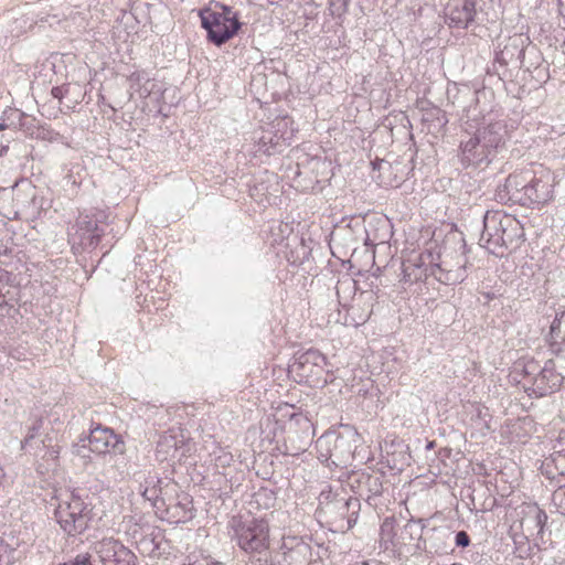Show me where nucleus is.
I'll use <instances>...</instances> for the list:
<instances>
[{
	"label": "nucleus",
	"instance_id": "1",
	"mask_svg": "<svg viewBox=\"0 0 565 565\" xmlns=\"http://www.w3.org/2000/svg\"><path fill=\"white\" fill-rule=\"evenodd\" d=\"M523 227L512 215L501 211H487L480 245L489 253L502 257L507 250L515 249L523 242Z\"/></svg>",
	"mask_w": 565,
	"mask_h": 565
},
{
	"label": "nucleus",
	"instance_id": "2",
	"mask_svg": "<svg viewBox=\"0 0 565 565\" xmlns=\"http://www.w3.org/2000/svg\"><path fill=\"white\" fill-rule=\"evenodd\" d=\"M431 255H416L409 257L402 263L403 280L408 284L425 281L428 277H434L437 281L445 285H457L462 282L467 277L465 255H458L457 262L454 264L444 260L440 264H426V259H430Z\"/></svg>",
	"mask_w": 565,
	"mask_h": 565
},
{
	"label": "nucleus",
	"instance_id": "3",
	"mask_svg": "<svg viewBox=\"0 0 565 565\" xmlns=\"http://www.w3.org/2000/svg\"><path fill=\"white\" fill-rule=\"evenodd\" d=\"M54 519L68 536H77L86 531L90 521V510L75 491H66L57 498Z\"/></svg>",
	"mask_w": 565,
	"mask_h": 565
},
{
	"label": "nucleus",
	"instance_id": "4",
	"mask_svg": "<svg viewBox=\"0 0 565 565\" xmlns=\"http://www.w3.org/2000/svg\"><path fill=\"white\" fill-rule=\"evenodd\" d=\"M554 366L561 365L548 361L543 367H540L535 361H527L522 365L523 376L520 382H523L529 395L545 396L559 390L565 377Z\"/></svg>",
	"mask_w": 565,
	"mask_h": 565
},
{
	"label": "nucleus",
	"instance_id": "5",
	"mask_svg": "<svg viewBox=\"0 0 565 565\" xmlns=\"http://www.w3.org/2000/svg\"><path fill=\"white\" fill-rule=\"evenodd\" d=\"M356 434L342 435L326 433L316 441L318 459L321 462H331L334 466H344L353 457Z\"/></svg>",
	"mask_w": 565,
	"mask_h": 565
},
{
	"label": "nucleus",
	"instance_id": "6",
	"mask_svg": "<svg viewBox=\"0 0 565 565\" xmlns=\"http://www.w3.org/2000/svg\"><path fill=\"white\" fill-rule=\"evenodd\" d=\"M238 546L249 554H263L269 548V526L264 520H253L234 529Z\"/></svg>",
	"mask_w": 565,
	"mask_h": 565
},
{
	"label": "nucleus",
	"instance_id": "7",
	"mask_svg": "<svg viewBox=\"0 0 565 565\" xmlns=\"http://www.w3.org/2000/svg\"><path fill=\"white\" fill-rule=\"evenodd\" d=\"M199 14L202 28L206 30L207 40L216 46L226 43L242 26L241 22L230 24L231 18H224L212 9H202Z\"/></svg>",
	"mask_w": 565,
	"mask_h": 565
},
{
	"label": "nucleus",
	"instance_id": "8",
	"mask_svg": "<svg viewBox=\"0 0 565 565\" xmlns=\"http://www.w3.org/2000/svg\"><path fill=\"white\" fill-rule=\"evenodd\" d=\"M326 366V356L318 350L310 349L297 356L291 369L301 380L311 385H319L327 383V379L323 377Z\"/></svg>",
	"mask_w": 565,
	"mask_h": 565
},
{
	"label": "nucleus",
	"instance_id": "9",
	"mask_svg": "<svg viewBox=\"0 0 565 565\" xmlns=\"http://www.w3.org/2000/svg\"><path fill=\"white\" fill-rule=\"evenodd\" d=\"M466 130L475 129V132L480 138L481 143L487 146L488 150L495 158L505 146L508 130L507 126L501 120H487L482 118L481 124H477V126L469 124L466 121Z\"/></svg>",
	"mask_w": 565,
	"mask_h": 565
},
{
	"label": "nucleus",
	"instance_id": "10",
	"mask_svg": "<svg viewBox=\"0 0 565 565\" xmlns=\"http://www.w3.org/2000/svg\"><path fill=\"white\" fill-rule=\"evenodd\" d=\"M104 230L88 215H81L68 232V242L74 250L94 249L100 242Z\"/></svg>",
	"mask_w": 565,
	"mask_h": 565
},
{
	"label": "nucleus",
	"instance_id": "11",
	"mask_svg": "<svg viewBox=\"0 0 565 565\" xmlns=\"http://www.w3.org/2000/svg\"><path fill=\"white\" fill-rule=\"evenodd\" d=\"M276 557L280 565H308L312 548L303 537L285 536Z\"/></svg>",
	"mask_w": 565,
	"mask_h": 565
},
{
	"label": "nucleus",
	"instance_id": "12",
	"mask_svg": "<svg viewBox=\"0 0 565 565\" xmlns=\"http://www.w3.org/2000/svg\"><path fill=\"white\" fill-rule=\"evenodd\" d=\"M94 550L102 565H136L135 554L113 537L96 542Z\"/></svg>",
	"mask_w": 565,
	"mask_h": 565
},
{
	"label": "nucleus",
	"instance_id": "13",
	"mask_svg": "<svg viewBox=\"0 0 565 565\" xmlns=\"http://www.w3.org/2000/svg\"><path fill=\"white\" fill-rule=\"evenodd\" d=\"M89 449L99 455L110 452L122 454L126 451V444L120 435H117L111 428L96 425L89 430L87 437Z\"/></svg>",
	"mask_w": 565,
	"mask_h": 565
},
{
	"label": "nucleus",
	"instance_id": "14",
	"mask_svg": "<svg viewBox=\"0 0 565 565\" xmlns=\"http://www.w3.org/2000/svg\"><path fill=\"white\" fill-rule=\"evenodd\" d=\"M531 182H529L524 190L523 200L521 205L530 204H543L552 199V183L551 175L548 172L542 171L537 175L533 170L530 169Z\"/></svg>",
	"mask_w": 565,
	"mask_h": 565
},
{
	"label": "nucleus",
	"instance_id": "15",
	"mask_svg": "<svg viewBox=\"0 0 565 565\" xmlns=\"http://www.w3.org/2000/svg\"><path fill=\"white\" fill-rule=\"evenodd\" d=\"M476 0H450L445 8L446 22L450 28L467 29L477 14Z\"/></svg>",
	"mask_w": 565,
	"mask_h": 565
},
{
	"label": "nucleus",
	"instance_id": "16",
	"mask_svg": "<svg viewBox=\"0 0 565 565\" xmlns=\"http://www.w3.org/2000/svg\"><path fill=\"white\" fill-rule=\"evenodd\" d=\"M459 158L465 167L489 164L494 159L475 131L469 139L461 140Z\"/></svg>",
	"mask_w": 565,
	"mask_h": 565
},
{
	"label": "nucleus",
	"instance_id": "17",
	"mask_svg": "<svg viewBox=\"0 0 565 565\" xmlns=\"http://www.w3.org/2000/svg\"><path fill=\"white\" fill-rule=\"evenodd\" d=\"M452 532L447 526H435L424 531L423 541L416 543V550L430 554H447L450 550Z\"/></svg>",
	"mask_w": 565,
	"mask_h": 565
},
{
	"label": "nucleus",
	"instance_id": "18",
	"mask_svg": "<svg viewBox=\"0 0 565 565\" xmlns=\"http://www.w3.org/2000/svg\"><path fill=\"white\" fill-rule=\"evenodd\" d=\"M530 169L515 171L507 179L502 188L498 190V196L501 201H510L512 203L522 204L524 190L531 182Z\"/></svg>",
	"mask_w": 565,
	"mask_h": 565
},
{
	"label": "nucleus",
	"instance_id": "19",
	"mask_svg": "<svg viewBox=\"0 0 565 565\" xmlns=\"http://www.w3.org/2000/svg\"><path fill=\"white\" fill-rule=\"evenodd\" d=\"M524 40L521 35H514L509 38L495 55V62L500 65H513L514 67H521L524 60Z\"/></svg>",
	"mask_w": 565,
	"mask_h": 565
},
{
	"label": "nucleus",
	"instance_id": "20",
	"mask_svg": "<svg viewBox=\"0 0 565 565\" xmlns=\"http://www.w3.org/2000/svg\"><path fill=\"white\" fill-rule=\"evenodd\" d=\"M521 525L527 531L541 533L547 522V514L536 503H527L522 508Z\"/></svg>",
	"mask_w": 565,
	"mask_h": 565
},
{
	"label": "nucleus",
	"instance_id": "21",
	"mask_svg": "<svg viewBox=\"0 0 565 565\" xmlns=\"http://www.w3.org/2000/svg\"><path fill=\"white\" fill-rule=\"evenodd\" d=\"M380 546L384 551L401 552L399 531L393 518H385L380 529Z\"/></svg>",
	"mask_w": 565,
	"mask_h": 565
},
{
	"label": "nucleus",
	"instance_id": "22",
	"mask_svg": "<svg viewBox=\"0 0 565 565\" xmlns=\"http://www.w3.org/2000/svg\"><path fill=\"white\" fill-rule=\"evenodd\" d=\"M426 530V521L424 519H411L406 524L398 529L401 550L416 541H423L424 531Z\"/></svg>",
	"mask_w": 565,
	"mask_h": 565
},
{
	"label": "nucleus",
	"instance_id": "23",
	"mask_svg": "<svg viewBox=\"0 0 565 565\" xmlns=\"http://www.w3.org/2000/svg\"><path fill=\"white\" fill-rule=\"evenodd\" d=\"M550 348L558 347L565 343V309L556 312L547 335Z\"/></svg>",
	"mask_w": 565,
	"mask_h": 565
},
{
	"label": "nucleus",
	"instance_id": "24",
	"mask_svg": "<svg viewBox=\"0 0 565 565\" xmlns=\"http://www.w3.org/2000/svg\"><path fill=\"white\" fill-rule=\"evenodd\" d=\"M308 444V435L306 437H299L297 431L289 430L285 441L284 454L288 456H298L307 450Z\"/></svg>",
	"mask_w": 565,
	"mask_h": 565
},
{
	"label": "nucleus",
	"instance_id": "25",
	"mask_svg": "<svg viewBox=\"0 0 565 565\" xmlns=\"http://www.w3.org/2000/svg\"><path fill=\"white\" fill-rule=\"evenodd\" d=\"M333 507L339 509L342 513H348V527H352L356 521V514L360 509V501L356 498H340L333 503Z\"/></svg>",
	"mask_w": 565,
	"mask_h": 565
},
{
	"label": "nucleus",
	"instance_id": "26",
	"mask_svg": "<svg viewBox=\"0 0 565 565\" xmlns=\"http://www.w3.org/2000/svg\"><path fill=\"white\" fill-rule=\"evenodd\" d=\"M179 443H182V440H178L177 435H174L171 430L164 433L162 436H160L158 441V451L164 452L166 456L175 457Z\"/></svg>",
	"mask_w": 565,
	"mask_h": 565
},
{
	"label": "nucleus",
	"instance_id": "27",
	"mask_svg": "<svg viewBox=\"0 0 565 565\" xmlns=\"http://www.w3.org/2000/svg\"><path fill=\"white\" fill-rule=\"evenodd\" d=\"M161 542H162V535L159 531H152L149 535L145 536L142 540H140V546L143 552H147L149 554H158L160 555V548H161Z\"/></svg>",
	"mask_w": 565,
	"mask_h": 565
},
{
	"label": "nucleus",
	"instance_id": "28",
	"mask_svg": "<svg viewBox=\"0 0 565 565\" xmlns=\"http://www.w3.org/2000/svg\"><path fill=\"white\" fill-rule=\"evenodd\" d=\"M161 483V480L159 478H149L146 480V488L142 491V497L150 501L152 507H157V503L159 501V494L161 492V489L159 488V484Z\"/></svg>",
	"mask_w": 565,
	"mask_h": 565
},
{
	"label": "nucleus",
	"instance_id": "29",
	"mask_svg": "<svg viewBox=\"0 0 565 565\" xmlns=\"http://www.w3.org/2000/svg\"><path fill=\"white\" fill-rule=\"evenodd\" d=\"M108 455L109 463L120 476L129 475L130 463L129 459L126 457V451L122 454L110 452Z\"/></svg>",
	"mask_w": 565,
	"mask_h": 565
},
{
	"label": "nucleus",
	"instance_id": "30",
	"mask_svg": "<svg viewBox=\"0 0 565 565\" xmlns=\"http://www.w3.org/2000/svg\"><path fill=\"white\" fill-rule=\"evenodd\" d=\"M43 426V419L41 417H35L32 424L28 427L26 435L21 443L22 449H26L32 446V440L39 436V433Z\"/></svg>",
	"mask_w": 565,
	"mask_h": 565
},
{
	"label": "nucleus",
	"instance_id": "31",
	"mask_svg": "<svg viewBox=\"0 0 565 565\" xmlns=\"http://www.w3.org/2000/svg\"><path fill=\"white\" fill-rule=\"evenodd\" d=\"M259 143L264 148V152L268 154L279 151V137L274 136L270 131L264 132L259 138Z\"/></svg>",
	"mask_w": 565,
	"mask_h": 565
},
{
	"label": "nucleus",
	"instance_id": "32",
	"mask_svg": "<svg viewBox=\"0 0 565 565\" xmlns=\"http://www.w3.org/2000/svg\"><path fill=\"white\" fill-rule=\"evenodd\" d=\"M551 351L554 353V356L548 359V362H554L555 364H559L561 366H554L558 370L559 373L565 377V349H562V345L551 348Z\"/></svg>",
	"mask_w": 565,
	"mask_h": 565
},
{
	"label": "nucleus",
	"instance_id": "33",
	"mask_svg": "<svg viewBox=\"0 0 565 565\" xmlns=\"http://www.w3.org/2000/svg\"><path fill=\"white\" fill-rule=\"evenodd\" d=\"M180 565H224V564L221 562L213 561L207 556L192 554V555L186 556L184 558L183 563Z\"/></svg>",
	"mask_w": 565,
	"mask_h": 565
},
{
	"label": "nucleus",
	"instance_id": "34",
	"mask_svg": "<svg viewBox=\"0 0 565 565\" xmlns=\"http://www.w3.org/2000/svg\"><path fill=\"white\" fill-rule=\"evenodd\" d=\"M14 550L0 539V565H11L13 563Z\"/></svg>",
	"mask_w": 565,
	"mask_h": 565
},
{
	"label": "nucleus",
	"instance_id": "35",
	"mask_svg": "<svg viewBox=\"0 0 565 565\" xmlns=\"http://www.w3.org/2000/svg\"><path fill=\"white\" fill-rule=\"evenodd\" d=\"M46 441L51 443V438H45L41 441L44 449V454L41 455L42 458L45 460H56L60 455V447L56 445L52 446L51 444L46 445Z\"/></svg>",
	"mask_w": 565,
	"mask_h": 565
},
{
	"label": "nucleus",
	"instance_id": "36",
	"mask_svg": "<svg viewBox=\"0 0 565 565\" xmlns=\"http://www.w3.org/2000/svg\"><path fill=\"white\" fill-rule=\"evenodd\" d=\"M349 0H329V10L332 17H341L348 10Z\"/></svg>",
	"mask_w": 565,
	"mask_h": 565
},
{
	"label": "nucleus",
	"instance_id": "37",
	"mask_svg": "<svg viewBox=\"0 0 565 565\" xmlns=\"http://www.w3.org/2000/svg\"><path fill=\"white\" fill-rule=\"evenodd\" d=\"M552 500L557 511L565 515V486L554 491Z\"/></svg>",
	"mask_w": 565,
	"mask_h": 565
},
{
	"label": "nucleus",
	"instance_id": "38",
	"mask_svg": "<svg viewBox=\"0 0 565 565\" xmlns=\"http://www.w3.org/2000/svg\"><path fill=\"white\" fill-rule=\"evenodd\" d=\"M51 565H93L88 553L77 554L73 559L67 562H54Z\"/></svg>",
	"mask_w": 565,
	"mask_h": 565
},
{
	"label": "nucleus",
	"instance_id": "39",
	"mask_svg": "<svg viewBox=\"0 0 565 565\" xmlns=\"http://www.w3.org/2000/svg\"><path fill=\"white\" fill-rule=\"evenodd\" d=\"M215 7L221 9V11H216V13H218L220 15H222L224 18H233V19H230V21H228L230 24L239 22L237 12L233 11V9L231 7H228L226 4H221V3H217Z\"/></svg>",
	"mask_w": 565,
	"mask_h": 565
},
{
	"label": "nucleus",
	"instance_id": "40",
	"mask_svg": "<svg viewBox=\"0 0 565 565\" xmlns=\"http://www.w3.org/2000/svg\"><path fill=\"white\" fill-rule=\"evenodd\" d=\"M72 89L71 84L56 86L52 88V96L58 100H62Z\"/></svg>",
	"mask_w": 565,
	"mask_h": 565
},
{
	"label": "nucleus",
	"instance_id": "41",
	"mask_svg": "<svg viewBox=\"0 0 565 565\" xmlns=\"http://www.w3.org/2000/svg\"><path fill=\"white\" fill-rule=\"evenodd\" d=\"M455 543L457 546L467 547L470 544V537L466 531H459L455 535Z\"/></svg>",
	"mask_w": 565,
	"mask_h": 565
},
{
	"label": "nucleus",
	"instance_id": "42",
	"mask_svg": "<svg viewBox=\"0 0 565 565\" xmlns=\"http://www.w3.org/2000/svg\"><path fill=\"white\" fill-rule=\"evenodd\" d=\"M479 93H480L479 90H472L468 86H465L463 88H460L458 90L459 97L469 98L471 102L478 99V94Z\"/></svg>",
	"mask_w": 565,
	"mask_h": 565
},
{
	"label": "nucleus",
	"instance_id": "43",
	"mask_svg": "<svg viewBox=\"0 0 565 565\" xmlns=\"http://www.w3.org/2000/svg\"><path fill=\"white\" fill-rule=\"evenodd\" d=\"M367 480H369V482H372V484L374 486V493L375 494L380 493V486H381L380 479L367 477Z\"/></svg>",
	"mask_w": 565,
	"mask_h": 565
},
{
	"label": "nucleus",
	"instance_id": "44",
	"mask_svg": "<svg viewBox=\"0 0 565 565\" xmlns=\"http://www.w3.org/2000/svg\"><path fill=\"white\" fill-rule=\"evenodd\" d=\"M463 109L467 113V118H468L467 121H469V124L477 126V124H479V122L475 118L471 119V115H470L472 111H476V108H472V110H471L470 107L469 108L463 107Z\"/></svg>",
	"mask_w": 565,
	"mask_h": 565
},
{
	"label": "nucleus",
	"instance_id": "45",
	"mask_svg": "<svg viewBox=\"0 0 565 565\" xmlns=\"http://www.w3.org/2000/svg\"><path fill=\"white\" fill-rule=\"evenodd\" d=\"M8 253V246L0 239V255H7Z\"/></svg>",
	"mask_w": 565,
	"mask_h": 565
},
{
	"label": "nucleus",
	"instance_id": "46",
	"mask_svg": "<svg viewBox=\"0 0 565 565\" xmlns=\"http://www.w3.org/2000/svg\"><path fill=\"white\" fill-rule=\"evenodd\" d=\"M8 151H9V146L8 145L1 146V148H0V157L6 156Z\"/></svg>",
	"mask_w": 565,
	"mask_h": 565
},
{
	"label": "nucleus",
	"instance_id": "47",
	"mask_svg": "<svg viewBox=\"0 0 565 565\" xmlns=\"http://www.w3.org/2000/svg\"><path fill=\"white\" fill-rule=\"evenodd\" d=\"M7 128H8V125L6 124V121H4V120H1V121H0V130H4V129H7Z\"/></svg>",
	"mask_w": 565,
	"mask_h": 565
},
{
	"label": "nucleus",
	"instance_id": "48",
	"mask_svg": "<svg viewBox=\"0 0 565 565\" xmlns=\"http://www.w3.org/2000/svg\"><path fill=\"white\" fill-rule=\"evenodd\" d=\"M385 161L384 160H381L380 162H373V168L374 169H377L381 167L382 163H384Z\"/></svg>",
	"mask_w": 565,
	"mask_h": 565
},
{
	"label": "nucleus",
	"instance_id": "49",
	"mask_svg": "<svg viewBox=\"0 0 565 565\" xmlns=\"http://www.w3.org/2000/svg\"><path fill=\"white\" fill-rule=\"evenodd\" d=\"M434 444H435L434 441H429V443L427 444V449H431V448L434 447Z\"/></svg>",
	"mask_w": 565,
	"mask_h": 565
},
{
	"label": "nucleus",
	"instance_id": "50",
	"mask_svg": "<svg viewBox=\"0 0 565 565\" xmlns=\"http://www.w3.org/2000/svg\"><path fill=\"white\" fill-rule=\"evenodd\" d=\"M478 416L480 417L481 416V409L478 408Z\"/></svg>",
	"mask_w": 565,
	"mask_h": 565
}]
</instances>
